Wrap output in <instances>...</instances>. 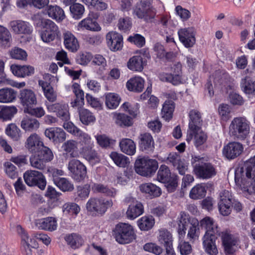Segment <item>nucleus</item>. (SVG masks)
Segmentation results:
<instances>
[{
    "label": "nucleus",
    "instance_id": "49530a36",
    "mask_svg": "<svg viewBox=\"0 0 255 255\" xmlns=\"http://www.w3.org/2000/svg\"><path fill=\"white\" fill-rule=\"evenodd\" d=\"M54 183L61 190L64 192L71 191L74 189V185L68 179L64 177L55 178Z\"/></svg>",
    "mask_w": 255,
    "mask_h": 255
},
{
    "label": "nucleus",
    "instance_id": "7c9ffc66",
    "mask_svg": "<svg viewBox=\"0 0 255 255\" xmlns=\"http://www.w3.org/2000/svg\"><path fill=\"white\" fill-rule=\"evenodd\" d=\"M114 232L116 241L118 243L122 244L128 243V225L127 224H118Z\"/></svg>",
    "mask_w": 255,
    "mask_h": 255
},
{
    "label": "nucleus",
    "instance_id": "79ce46f5",
    "mask_svg": "<svg viewBox=\"0 0 255 255\" xmlns=\"http://www.w3.org/2000/svg\"><path fill=\"white\" fill-rule=\"evenodd\" d=\"M121 98L117 94L108 93L105 95L106 106L109 109H116L119 106Z\"/></svg>",
    "mask_w": 255,
    "mask_h": 255
},
{
    "label": "nucleus",
    "instance_id": "de8ad7c7",
    "mask_svg": "<svg viewBox=\"0 0 255 255\" xmlns=\"http://www.w3.org/2000/svg\"><path fill=\"white\" fill-rule=\"evenodd\" d=\"M174 108V103L173 101H165L163 105L161 111L162 118L166 121L170 120L172 118L173 112Z\"/></svg>",
    "mask_w": 255,
    "mask_h": 255
},
{
    "label": "nucleus",
    "instance_id": "ddd939ff",
    "mask_svg": "<svg viewBox=\"0 0 255 255\" xmlns=\"http://www.w3.org/2000/svg\"><path fill=\"white\" fill-rule=\"evenodd\" d=\"M172 74L163 73L160 75V79L168 82L174 85H177L182 82V65L180 62L175 63L172 68Z\"/></svg>",
    "mask_w": 255,
    "mask_h": 255
},
{
    "label": "nucleus",
    "instance_id": "338daca9",
    "mask_svg": "<svg viewBox=\"0 0 255 255\" xmlns=\"http://www.w3.org/2000/svg\"><path fill=\"white\" fill-rule=\"evenodd\" d=\"M62 211L65 214L77 215L80 211V208L75 203H66L63 205Z\"/></svg>",
    "mask_w": 255,
    "mask_h": 255
},
{
    "label": "nucleus",
    "instance_id": "4c0bfd02",
    "mask_svg": "<svg viewBox=\"0 0 255 255\" xmlns=\"http://www.w3.org/2000/svg\"><path fill=\"white\" fill-rule=\"evenodd\" d=\"M242 91L247 94H253L255 97V81L253 82L250 77L247 75L240 82Z\"/></svg>",
    "mask_w": 255,
    "mask_h": 255
},
{
    "label": "nucleus",
    "instance_id": "c9c22d12",
    "mask_svg": "<svg viewBox=\"0 0 255 255\" xmlns=\"http://www.w3.org/2000/svg\"><path fill=\"white\" fill-rule=\"evenodd\" d=\"M78 142L75 140H68L62 145V149L66 153L70 154L72 157H77L79 156L80 152L78 150Z\"/></svg>",
    "mask_w": 255,
    "mask_h": 255
},
{
    "label": "nucleus",
    "instance_id": "c85d7f7f",
    "mask_svg": "<svg viewBox=\"0 0 255 255\" xmlns=\"http://www.w3.org/2000/svg\"><path fill=\"white\" fill-rule=\"evenodd\" d=\"M131 202L128 207V219H134L143 213L142 204L133 199L128 198V203Z\"/></svg>",
    "mask_w": 255,
    "mask_h": 255
},
{
    "label": "nucleus",
    "instance_id": "13d9d810",
    "mask_svg": "<svg viewBox=\"0 0 255 255\" xmlns=\"http://www.w3.org/2000/svg\"><path fill=\"white\" fill-rule=\"evenodd\" d=\"M92 189L95 193H102L109 196H114L116 194V190L114 189L109 188L100 183L93 184L92 186Z\"/></svg>",
    "mask_w": 255,
    "mask_h": 255
},
{
    "label": "nucleus",
    "instance_id": "0e129e2a",
    "mask_svg": "<svg viewBox=\"0 0 255 255\" xmlns=\"http://www.w3.org/2000/svg\"><path fill=\"white\" fill-rule=\"evenodd\" d=\"M70 10L72 17L75 19H79L83 16L85 8L82 4L76 3L70 6Z\"/></svg>",
    "mask_w": 255,
    "mask_h": 255
},
{
    "label": "nucleus",
    "instance_id": "603ef678",
    "mask_svg": "<svg viewBox=\"0 0 255 255\" xmlns=\"http://www.w3.org/2000/svg\"><path fill=\"white\" fill-rule=\"evenodd\" d=\"M29 158L30 165L39 170H43L45 167V162L42 159L41 156L36 152H33Z\"/></svg>",
    "mask_w": 255,
    "mask_h": 255
},
{
    "label": "nucleus",
    "instance_id": "20e7f679",
    "mask_svg": "<svg viewBox=\"0 0 255 255\" xmlns=\"http://www.w3.org/2000/svg\"><path fill=\"white\" fill-rule=\"evenodd\" d=\"M132 15L146 22H151L154 18L156 9L145 0H140L132 7Z\"/></svg>",
    "mask_w": 255,
    "mask_h": 255
},
{
    "label": "nucleus",
    "instance_id": "680f3d73",
    "mask_svg": "<svg viewBox=\"0 0 255 255\" xmlns=\"http://www.w3.org/2000/svg\"><path fill=\"white\" fill-rule=\"evenodd\" d=\"M88 6H91L97 10L102 11L106 9L108 4L103 0H82Z\"/></svg>",
    "mask_w": 255,
    "mask_h": 255
},
{
    "label": "nucleus",
    "instance_id": "4be33fe9",
    "mask_svg": "<svg viewBox=\"0 0 255 255\" xmlns=\"http://www.w3.org/2000/svg\"><path fill=\"white\" fill-rule=\"evenodd\" d=\"M222 240L226 255H235L236 239L231 234L227 232H223Z\"/></svg>",
    "mask_w": 255,
    "mask_h": 255
},
{
    "label": "nucleus",
    "instance_id": "5fc2aeb1",
    "mask_svg": "<svg viewBox=\"0 0 255 255\" xmlns=\"http://www.w3.org/2000/svg\"><path fill=\"white\" fill-rule=\"evenodd\" d=\"M171 175L169 167L165 165H161L157 172V180L162 183L166 182L170 180Z\"/></svg>",
    "mask_w": 255,
    "mask_h": 255
},
{
    "label": "nucleus",
    "instance_id": "72a5a7b5",
    "mask_svg": "<svg viewBox=\"0 0 255 255\" xmlns=\"http://www.w3.org/2000/svg\"><path fill=\"white\" fill-rule=\"evenodd\" d=\"M139 188L142 193L148 194L152 197H159L161 194V189L151 183H143L139 186Z\"/></svg>",
    "mask_w": 255,
    "mask_h": 255
},
{
    "label": "nucleus",
    "instance_id": "09e8293b",
    "mask_svg": "<svg viewBox=\"0 0 255 255\" xmlns=\"http://www.w3.org/2000/svg\"><path fill=\"white\" fill-rule=\"evenodd\" d=\"M178 233L180 238L183 237L185 234L186 230V226L189 223L188 215L184 212H181L180 215V217L178 218Z\"/></svg>",
    "mask_w": 255,
    "mask_h": 255
},
{
    "label": "nucleus",
    "instance_id": "0eeeda50",
    "mask_svg": "<svg viewBox=\"0 0 255 255\" xmlns=\"http://www.w3.org/2000/svg\"><path fill=\"white\" fill-rule=\"evenodd\" d=\"M136 172L143 176H150L158 168V162L155 159L143 157L136 160L134 163Z\"/></svg>",
    "mask_w": 255,
    "mask_h": 255
},
{
    "label": "nucleus",
    "instance_id": "e2e57ef3",
    "mask_svg": "<svg viewBox=\"0 0 255 255\" xmlns=\"http://www.w3.org/2000/svg\"><path fill=\"white\" fill-rule=\"evenodd\" d=\"M65 240L72 248H76L82 245L84 241L79 235L72 234L66 237Z\"/></svg>",
    "mask_w": 255,
    "mask_h": 255
},
{
    "label": "nucleus",
    "instance_id": "473e14b6",
    "mask_svg": "<svg viewBox=\"0 0 255 255\" xmlns=\"http://www.w3.org/2000/svg\"><path fill=\"white\" fill-rule=\"evenodd\" d=\"M190 122L189 128L191 131H196L199 129L202 122L201 113L197 110H192L189 114Z\"/></svg>",
    "mask_w": 255,
    "mask_h": 255
},
{
    "label": "nucleus",
    "instance_id": "2f4dec72",
    "mask_svg": "<svg viewBox=\"0 0 255 255\" xmlns=\"http://www.w3.org/2000/svg\"><path fill=\"white\" fill-rule=\"evenodd\" d=\"M139 144L142 151L146 153L152 152L154 149V142L153 137L148 133L141 134Z\"/></svg>",
    "mask_w": 255,
    "mask_h": 255
},
{
    "label": "nucleus",
    "instance_id": "69168bd1",
    "mask_svg": "<svg viewBox=\"0 0 255 255\" xmlns=\"http://www.w3.org/2000/svg\"><path fill=\"white\" fill-rule=\"evenodd\" d=\"M11 40V35L5 27L0 25V46H7Z\"/></svg>",
    "mask_w": 255,
    "mask_h": 255
},
{
    "label": "nucleus",
    "instance_id": "e433bc0d",
    "mask_svg": "<svg viewBox=\"0 0 255 255\" xmlns=\"http://www.w3.org/2000/svg\"><path fill=\"white\" fill-rule=\"evenodd\" d=\"M17 92L11 88H2L0 89V102L9 103L16 99Z\"/></svg>",
    "mask_w": 255,
    "mask_h": 255
},
{
    "label": "nucleus",
    "instance_id": "f704fd0d",
    "mask_svg": "<svg viewBox=\"0 0 255 255\" xmlns=\"http://www.w3.org/2000/svg\"><path fill=\"white\" fill-rule=\"evenodd\" d=\"M39 85L41 87L44 95L49 102H54L57 99V94L51 85L43 80H39Z\"/></svg>",
    "mask_w": 255,
    "mask_h": 255
},
{
    "label": "nucleus",
    "instance_id": "9d476101",
    "mask_svg": "<svg viewBox=\"0 0 255 255\" xmlns=\"http://www.w3.org/2000/svg\"><path fill=\"white\" fill-rule=\"evenodd\" d=\"M233 199L231 193L228 190H224L220 193L218 205L219 210L222 215L228 216L231 213Z\"/></svg>",
    "mask_w": 255,
    "mask_h": 255
},
{
    "label": "nucleus",
    "instance_id": "c03bdc74",
    "mask_svg": "<svg viewBox=\"0 0 255 255\" xmlns=\"http://www.w3.org/2000/svg\"><path fill=\"white\" fill-rule=\"evenodd\" d=\"M206 194V186L204 183L198 184L191 190L189 196L193 199H201Z\"/></svg>",
    "mask_w": 255,
    "mask_h": 255
},
{
    "label": "nucleus",
    "instance_id": "aec40b11",
    "mask_svg": "<svg viewBox=\"0 0 255 255\" xmlns=\"http://www.w3.org/2000/svg\"><path fill=\"white\" fill-rule=\"evenodd\" d=\"M35 226L40 230L53 232L57 229V220L53 217L36 219L34 221Z\"/></svg>",
    "mask_w": 255,
    "mask_h": 255
},
{
    "label": "nucleus",
    "instance_id": "8fccbe9b",
    "mask_svg": "<svg viewBox=\"0 0 255 255\" xmlns=\"http://www.w3.org/2000/svg\"><path fill=\"white\" fill-rule=\"evenodd\" d=\"M199 225V223L198 220L193 221L188 230L187 237L192 243L198 240L200 235Z\"/></svg>",
    "mask_w": 255,
    "mask_h": 255
},
{
    "label": "nucleus",
    "instance_id": "b1692460",
    "mask_svg": "<svg viewBox=\"0 0 255 255\" xmlns=\"http://www.w3.org/2000/svg\"><path fill=\"white\" fill-rule=\"evenodd\" d=\"M43 144L40 136L35 133L28 136L25 142L26 148L32 153L39 151Z\"/></svg>",
    "mask_w": 255,
    "mask_h": 255
},
{
    "label": "nucleus",
    "instance_id": "bf43d9fd",
    "mask_svg": "<svg viewBox=\"0 0 255 255\" xmlns=\"http://www.w3.org/2000/svg\"><path fill=\"white\" fill-rule=\"evenodd\" d=\"M20 129L14 124L8 125L5 129V133L7 135L15 141H17L20 139Z\"/></svg>",
    "mask_w": 255,
    "mask_h": 255
},
{
    "label": "nucleus",
    "instance_id": "dca6fc26",
    "mask_svg": "<svg viewBox=\"0 0 255 255\" xmlns=\"http://www.w3.org/2000/svg\"><path fill=\"white\" fill-rule=\"evenodd\" d=\"M108 48L115 52L121 50L123 46V36L116 31H110L106 36Z\"/></svg>",
    "mask_w": 255,
    "mask_h": 255
},
{
    "label": "nucleus",
    "instance_id": "052dcab7",
    "mask_svg": "<svg viewBox=\"0 0 255 255\" xmlns=\"http://www.w3.org/2000/svg\"><path fill=\"white\" fill-rule=\"evenodd\" d=\"M17 111V110L14 106H5L0 111V118L4 121L10 120Z\"/></svg>",
    "mask_w": 255,
    "mask_h": 255
},
{
    "label": "nucleus",
    "instance_id": "7ed1b4c3",
    "mask_svg": "<svg viewBox=\"0 0 255 255\" xmlns=\"http://www.w3.org/2000/svg\"><path fill=\"white\" fill-rule=\"evenodd\" d=\"M34 23L38 25L37 20H41L42 25V29L39 31L41 39L45 43L53 41L58 36L59 30L58 26L50 19H40L39 14H35L32 17Z\"/></svg>",
    "mask_w": 255,
    "mask_h": 255
},
{
    "label": "nucleus",
    "instance_id": "2eb2a0df",
    "mask_svg": "<svg viewBox=\"0 0 255 255\" xmlns=\"http://www.w3.org/2000/svg\"><path fill=\"white\" fill-rule=\"evenodd\" d=\"M167 164L172 165L178 171L180 174H185L187 170V165L184 160L181 159L179 154L175 152H170L165 160Z\"/></svg>",
    "mask_w": 255,
    "mask_h": 255
},
{
    "label": "nucleus",
    "instance_id": "f257e3e1",
    "mask_svg": "<svg viewBox=\"0 0 255 255\" xmlns=\"http://www.w3.org/2000/svg\"><path fill=\"white\" fill-rule=\"evenodd\" d=\"M235 182L243 191L255 193V155L246 162L245 167L236 169Z\"/></svg>",
    "mask_w": 255,
    "mask_h": 255
},
{
    "label": "nucleus",
    "instance_id": "393cba45",
    "mask_svg": "<svg viewBox=\"0 0 255 255\" xmlns=\"http://www.w3.org/2000/svg\"><path fill=\"white\" fill-rule=\"evenodd\" d=\"M63 36L65 48L71 52H76L79 48V44L75 35L69 31H65Z\"/></svg>",
    "mask_w": 255,
    "mask_h": 255
},
{
    "label": "nucleus",
    "instance_id": "6ab92c4d",
    "mask_svg": "<svg viewBox=\"0 0 255 255\" xmlns=\"http://www.w3.org/2000/svg\"><path fill=\"white\" fill-rule=\"evenodd\" d=\"M19 99L23 110L33 107L37 104V98L35 94L31 90L23 89L20 91Z\"/></svg>",
    "mask_w": 255,
    "mask_h": 255
},
{
    "label": "nucleus",
    "instance_id": "a19ab883",
    "mask_svg": "<svg viewBox=\"0 0 255 255\" xmlns=\"http://www.w3.org/2000/svg\"><path fill=\"white\" fill-rule=\"evenodd\" d=\"M146 64L140 55L133 56L128 60V68L135 71H141Z\"/></svg>",
    "mask_w": 255,
    "mask_h": 255
},
{
    "label": "nucleus",
    "instance_id": "5701e85b",
    "mask_svg": "<svg viewBox=\"0 0 255 255\" xmlns=\"http://www.w3.org/2000/svg\"><path fill=\"white\" fill-rule=\"evenodd\" d=\"M45 135L55 143H60L65 140L66 134L61 128L52 127L46 128L44 132Z\"/></svg>",
    "mask_w": 255,
    "mask_h": 255
},
{
    "label": "nucleus",
    "instance_id": "4468645a",
    "mask_svg": "<svg viewBox=\"0 0 255 255\" xmlns=\"http://www.w3.org/2000/svg\"><path fill=\"white\" fill-rule=\"evenodd\" d=\"M97 15L94 12H90L88 16L82 20L78 24V30H88L93 31H100L101 28L98 22L94 20L97 17Z\"/></svg>",
    "mask_w": 255,
    "mask_h": 255
},
{
    "label": "nucleus",
    "instance_id": "cd10ccee",
    "mask_svg": "<svg viewBox=\"0 0 255 255\" xmlns=\"http://www.w3.org/2000/svg\"><path fill=\"white\" fill-rule=\"evenodd\" d=\"M17 229L21 236L22 245L25 248H36L38 247V244L36 241V238L34 237V234L31 237H29L27 233L20 226H18Z\"/></svg>",
    "mask_w": 255,
    "mask_h": 255
},
{
    "label": "nucleus",
    "instance_id": "37998d69",
    "mask_svg": "<svg viewBox=\"0 0 255 255\" xmlns=\"http://www.w3.org/2000/svg\"><path fill=\"white\" fill-rule=\"evenodd\" d=\"M72 89L76 97L75 102L71 103L72 106L74 107L77 106H82L84 104V94L83 90L80 89V85L77 83H74Z\"/></svg>",
    "mask_w": 255,
    "mask_h": 255
},
{
    "label": "nucleus",
    "instance_id": "bb28decb",
    "mask_svg": "<svg viewBox=\"0 0 255 255\" xmlns=\"http://www.w3.org/2000/svg\"><path fill=\"white\" fill-rule=\"evenodd\" d=\"M10 70L14 75L18 77L24 78L30 76L34 73V68L30 65H11Z\"/></svg>",
    "mask_w": 255,
    "mask_h": 255
},
{
    "label": "nucleus",
    "instance_id": "6e6552de",
    "mask_svg": "<svg viewBox=\"0 0 255 255\" xmlns=\"http://www.w3.org/2000/svg\"><path fill=\"white\" fill-rule=\"evenodd\" d=\"M23 178L27 185L37 186L41 190H43L46 185V179L42 173L36 170H27L23 174Z\"/></svg>",
    "mask_w": 255,
    "mask_h": 255
},
{
    "label": "nucleus",
    "instance_id": "774afa93",
    "mask_svg": "<svg viewBox=\"0 0 255 255\" xmlns=\"http://www.w3.org/2000/svg\"><path fill=\"white\" fill-rule=\"evenodd\" d=\"M110 157L118 166L122 167H126L128 161L127 158L125 155L117 152H112Z\"/></svg>",
    "mask_w": 255,
    "mask_h": 255
},
{
    "label": "nucleus",
    "instance_id": "39448f33",
    "mask_svg": "<svg viewBox=\"0 0 255 255\" xmlns=\"http://www.w3.org/2000/svg\"><path fill=\"white\" fill-rule=\"evenodd\" d=\"M230 133L234 138L244 140L250 132V125L243 118H235L232 121L230 127Z\"/></svg>",
    "mask_w": 255,
    "mask_h": 255
},
{
    "label": "nucleus",
    "instance_id": "412c9836",
    "mask_svg": "<svg viewBox=\"0 0 255 255\" xmlns=\"http://www.w3.org/2000/svg\"><path fill=\"white\" fill-rule=\"evenodd\" d=\"M9 25L13 32L18 34H29L33 30L32 26L29 22L21 20L11 21Z\"/></svg>",
    "mask_w": 255,
    "mask_h": 255
},
{
    "label": "nucleus",
    "instance_id": "1a4fd4ad",
    "mask_svg": "<svg viewBox=\"0 0 255 255\" xmlns=\"http://www.w3.org/2000/svg\"><path fill=\"white\" fill-rule=\"evenodd\" d=\"M68 169L72 173V177L77 181H82L87 177V168L79 160H70L68 163Z\"/></svg>",
    "mask_w": 255,
    "mask_h": 255
},
{
    "label": "nucleus",
    "instance_id": "423d86ee",
    "mask_svg": "<svg viewBox=\"0 0 255 255\" xmlns=\"http://www.w3.org/2000/svg\"><path fill=\"white\" fill-rule=\"evenodd\" d=\"M113 202L111 199L103 198L91 197L86 204L88 212L102 215L104 214L109 208L111 207Z\"/></svg>",
    "mask_w": 255,
    "mask_h": 255
},
{
    "label": "nucleus",
    "instance_id": "9b49d317",
    "mask_svg": "<svg viewBox=\"0 0 255 255\" xmlns=\"http://www.w3.org/2000/svg\"><path fill=\"white\" fill-rule=\"evenodd\" d=\"M47 110L50 113H55L56 116L64 121H68L70 119L69 107L66 104L57 103L50 104L45 103Z\"/></svg>",
    "mask_w": 255,
    "mask_h": 255
},
{
    "label": "nucleus",
    "instance_id": "f8f14e48",
    "mask_svg": "<svg viewBox=\"0 0 255 255\" xmlns=\"http://www.w3.org/2000/svg\"><path fill=\"white\" fill-rule=\"evenodd\" d=\"M196 175L202 179H209L216 174L215 168L209 162H201L197 163L194 167Z\"/></svg>",
    "mask_w": 255,
    "mask_h": 255
},
{
    "label": "nucleus",
    "instance_id": "864d4df0",
    "mask_svg": "<svg viewBox=\"0 0 255 255\" xmlns=\"http://www.w3.org/2000/svg\"><path fill=\"white\" fill-rule=\"evenodd\" d=\"M154 219L152 216H143L137 222L141 230L147 231L151 229L154 225Z\"/></svg>",
    "mask_w": 255,
    "mask_h": 255
},
{
    "label": "nucleus",
    "instance_id": "a18cd8bd",
    "mask_svg": "<svg viewBox=\"0 0 255 255\" xmlns=\"http://www.w3.org/2000/svg\"><path fill=\"white\" fill-rule=\"evenodd\" d=\"M144 80L140 77H134L128 80V90L140 92L144 87Z\"/></svg>",
    "mask_w": 255,
    "mask_h": 255
},
{
    "label": "nucleus",
    "instance_id": "4d7b16f0",
    "mask_svg": "<svg viewBox=\"0 0 255 255\" xmlns=\"http://www.w3.org/2000/svg\"><path fill=\"white\" fill-rule=\"evenodd\" d=\"M77 137H78L80 143L83 146L82 147H94V141L91 135L81 130Z\"/></svg>",
    "mask_w": 255,
    "mask_h": 255
},
{
    "label": "nucleus",
    "instance_id": "6e6d98bb",
    "mask_svg": "<svg viewBox=\"0 0 255 255\" xmlns=\"http://www.w3.org/2000/svg\"><path fill=\"white\" fill-rule=\"evenodd\" d=\"M192 133H190V135L188 137L187 139L189 140V139H191L192 136H194V140H195V145L196 146L198 147L202 144H203L207 139V135L206 134L203 132L200 128H199V129L196 131H191Z\"/></svg>",
    "mask_w": 255,
    "mask_h": 255
},
{
    "label": "nucleus",
    "instance_id": "ea45409f",
    "mask_svg": "<svg viewBox=\"0 0 255 255\" xmlns=\"http://www.w3.org/2000/svg\"><path fill=\"white\" fill-rule=\"evenodd\" d=\"M79 115L80 121L84 125H93L96 121L95 116L87 109H81L79 110Z\"/></svg>",
    "mask_w": 255,
    "mask_h": 255
},
{
    "label": "nucleus",
    "instance_id": "f3484780",
    "mask_svg": "<svg viewBox=\"0 0 255 255\" xmlns=\"http://www.w3.org/2000/svg\"><path fill=\"white\" fill-rule=\"evenodd\" d=\"M178 35L180 41L186 48L192 47L195 43V33L192 27L180 29Z\"/></svg>",
    "mask_w": 255,
    "mask_h": 255
},
{
    "label": "nucleus",
    "instance_id": "f03ea898",
    "mask_svg": "<svg viewBox=\"0 0 255 255\" xmlns=\"http://www.w3.org/2000/svg\"><path fill=\"white\" fill-rule=\"evenodd\" d=\"M202 228L206 230L203 237V245L205 251L210 255H216L218 250L215 245V241L219 235V230L213 219L209 217H206L200 222Z\"/></svg>",
    "mask_w": 255,
    "mask_h": 255
},
{
    "label": "nucleus",
    "instance_id": "a878e982",
    "mask_svg": "<svg viewBox=\"0 0 255 255\" xmlns=\"http://www.w3.org/2000/svg\"><path fill=\"white\" fill-rule=\"evenodd\" d=\"M80 153L92 165L100 161V157L97 151L94 149V147H82L80 149Z\"/></svg>",
    "mask_w": 255,
    "mask_h": 255
},
{
    "label": "nucleus",
    "instance_id": "c756f323",
    "mask_svg": "<svg viewBox=\"0 0 255 255\" xmlns=\"http://www.w3.org/2000/svg\"><path fill=\"white\" fill-rule=\"evenodd\" d=\"M46 14L51 18L57 22H61L65 18L63 9L57 5H49L46 8Z\"/></svg>",
    "mask_w": 255,
    "mask_h": 255
},
{
    "label": "nucleus",
    "instance_id": "58836bf2",
    "mask_svg": "<svg viewBox=\"0 0 255 255\" xmlns=\"http://www.w3.org/2000/svg\"><path fill=\"white\" fill-rule=\"evenodd\" d=\"M20 126L24 130L31 131L39 128V123L35 119L25 116L21 120Z\"/></svg>",
    "mask_w": 255,
    "mask_h": 255
},
{
    "label": "nucleus",
    "instance_id": "3c124183",
    "mask_svg": "<svg viewBox=\"0 0 255 255\" xmlns=\"http://www.w3.org/2000/svg\"><path fill=\"white\" fill-rule=\"evenodd\" d=\"M158 240L160 244L164 247L172 245V237L170 233L165 229H161L159 231Z\"/></svg>",
    "mask_w": 255,
    "mask_h": 255
},
{
    "label": "nucleus",
    "instance_id": "a211bd4d",
    "mask_svg": "<svg viewBox=\"0 0 255 255\" xmlns=\"http://www.w3.org/2000/svg\"><path fill=\"white\" fill-rule=\"evenodd\" d=\"M243 145L238 142H230L224 146L223 155L228 159H234L239 156L243 151Z\"/></svg>",
    "mask_w": 255,
    "mask_h": 255
}]
</instances>
